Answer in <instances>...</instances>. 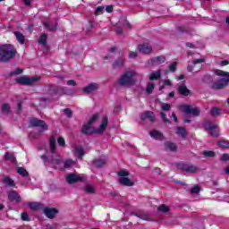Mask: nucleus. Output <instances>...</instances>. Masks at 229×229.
Segmentation results:
<instances>
[{
	"label": "nucleus",
	"mask_w": 229,
	"mask_h": 229,
	"mask_svg": "<svg viewBox=\"0 0 229 229\" xmlns=\"http://www.w3.org/2000/svg\"><path fill=\"white\" fill-rule=\"evenodd\" d=\"M49 146L50 155H48V157L43 155L41 156V158L46 165H51V167H58V165L62 164V159L60 158L58 152H56V138H55V136L50 137Z\"/></svg>",
	"instance_id": "1"
},
{
	"label": "nucleus",
	"mask_w": 229,
	"mask_h": 229,
	"mask_svg": "<svg viewBox=\"0 0 229 229\" xmlns=\"http://www.w3.org/2000/svg\"><path fill=\"white\" fill-rule=\"evenodd\" d=\"M137 76L139 74L135 71H126L120 76L117 83L120 87H132L137 83Z\"/></svg>",
	"instance_id": "2"
},
{
	"label": "nucleus",
	"mask_w": 229,
	"mask_h": 229,
	"mask_svg": "<svg viewBox=\"0 0 229 229\" xmlns=\"http://www.w3.org/2000/svg\"><path fill=\"white\" fill-rule=\"evenodd\" d=\"M215 74L217 76H223L224 78L215 81L211 85V89L213 90H221L229 85V72L221 71V70H215Z\"/></svg>",
	"instance_id": "3"
},
{
	"label": "nucleus",
	"mask_w": 229,
	"mask_h": 229,
	"mask_svg": "<svg viewBox=\"0 0 229 229\" xmlns=\"http://www.w3.org/2000/svg\"><path fill=\"white\" fill-rule=\"evenodd\" d=\"M17 55V49L12 45L0 47V62H10Z\"/></svg>",
	"instance_id": "4"
},
{
	"label": "nucleus",
	"mask_w": 229,
	"mask_h": 229,
	"mask_svg": "<svg viewBox=\"0 0 229 229\" xmlns=\"http://www.w3.org/2000/svg\"><path fill=\"white\" fill-rule=\"evenodd\" d=\"M30 124L32 126V128H41L42 130L40 131H46L48 128L44 120H38L37 118L31 119L30 121Z\"/></svg>",
	"instance_id": "5"
},
{
	"label": "nucleus",
	"mask_w": 229,
	"mask_h": 229,
	"mask_svg": "<svg viewBox=\"0 0 229 229\" xmlns=\"http://www.w3.org/2000/svg\"><path fill=\"white\" fill-rule=\"evenodd\" d=\"M204 127L206 128V130L211 131L210 133L212 137H219V127L216 124H212L210 121H207L204 123Z\"/></svg>",
	"instance_id": "6"
},
{
	"label": "nucleus",
	"mask_w": 229,
	"mask_h": 229,
	"mask_svg": "<svg viewBox=\"0 0 229 229\" xmlns=\"http://www.w3.org/2000/svg\"><path fill=\"white\" fill-rule=\"evenodd\" d=\"M182 109L184 114H189L194 117H198V115H199V108L198 107H192V106L184 105L182 106Z\"/></svg>",
	"instance_id": "7"
},
{
	"label": "nucleus",
	"mask_w": 229,
	"mask_h": 229,
	"mask_svg": "<svg viewBox=\"0 0 229 229\" xmlns=\"http://www.w3.org/2000/svg\"><path fill=\"white\" fill-rule=\"evenodd\" d=\"M40 78L38 77H32V78H28V77H21L16 80L17 83H20V85H33V83H37Z\"/></svg>",
	"instance_id": "8"
},
{
	"label": "nucleus",
	"mask_w": 229,
	"mask_h": 229,
	"mask_svg": "<svg viewBox=\"0 0 229 229\" xmlns=\"http://www.w3.org/2000/svg\"><path fill=\"white\" fill-rule=\"evenodd\" d=\"M108 126V116H104L102 118V123L98 129H94V133H97L98 135H103L105 131H106V127Z\"/></svg>",
	"instance_id": "9"
},
{
	"label": "nucleus",
	"mask_w": 229,
	"mask_h": 229,
	"mask_svg": "<svg viewBox=\"0 0 229 229\" xmlns=\"http://www.w3.org/2000/svg\"><path fill=\"white\" fill-rule=\"evenodd\" d=\"M138 51L143 55H150V53H153V47L149 43H143L138 46Z\"/></svg>",
	"instance_id": "10"
},
{
	"label": "nucleus",
	"mask_w": 229,
	"mask_h": 229,
	"mask_svg": "<svg viewBox=\"0 0 229 229\" xmlns=\"http://www.w3.org/2000/svg\"><path fill=\"white\" fill-rule=\"evenodd\" d=\"M98 89H99V84L93 82L84 87L82 92H84V94H92V92H96Z\"/></svg>",
	"instance_id": "11"
},
{
	"label": "nucleus",
	"mask_w": 229,
	"mask_h": 229,
	"mask_svg": "<svg viewBox=\"0 0 229 229\" xmlns=\"http://www.w3.org/2000/svg\"><path fill=\"white\" fill-rule=\"evenodd\" d=\"M43 213L48 219H55V216L58 214V210L55 208H45Z\"/></svg>",
	"instance_id": "12"
},
{
	"label": "nucleus",
	"mask_w": 229,
	"mask_h": 229,
	"mask_svg": "<svg viewBox=\"0 0 229 229\" xmlns=\"http://www.w3.org/2000/svg\"><path fill=\"white\" fill-rule=\"evenodd\" d=\"M141 121H150L155 123V113L151 111H146L141 114Z\"/></svg>",
	"instance_id": "13"
},
{
	"label": "nucleus",
	"mask_w": 229,
	"mask_h": 229,
	"mask_svg": "<svg viewBox=\"0 0 229 229\" xmlns=\"http://www.w3.org/2000/svg\"><path fill=\"white\" fill-rule=\"evenodd\" d=\"M83 180V177L78 176L74 174H69L66 176V182L69 183H78V182H81Z\"/></svg>",
	"instance_id": "14"
},
{
	"label": "nucleus",
	"mask_w": 229,
	"mask_h": 229,
	"mask_svg": "<svg viewBox=\"0 0 229 229\" xmlns=\"http://www.w3.org/2000/svg\"><path fill=\"white\" fill-rule=\"evenodd\" d=\"M118 182L120 185H123L124 187H133L135 185V182L128 177H120Z\"/></svg>",
	"instance_id": "15"
},
{
	"label": "nucleus",
	"mask_w": 229,
	"mask_h": 229,
	"mask_svg": "<svg viewBox=\"0 0 229 229\" xmlns=\"http://www.w3.org/2000/svg\"><path fill=\"white\" fill-rule=\"evenodd\" d=\"M8 199L15 203H21V195H19L16 191H11L8 195Z\"/></svg>",
	"instance_id": "16"
},
{
	"label": "nucleus",
	"mask_w": 229,
	"mask_h": 229,
	"mask_svg": "<svg viewBox=\"0 0 229 229\" xmlns=\"http://www.w3.org/2000/svg\"><path fill=\"white\" fill-rule=\"evenodd\" d=\"M177 92L181 96H190L191 95V89H187V86L185 84H181L177 88Z\"/></svg>",
	"instance_id": "17"
},
{
	"label": "nucleus",
	"mask_w": 229,
	"mask_h": 229,
	"mask_svg": "<svg viewBox=\"0 0 229 229\" xmlns=\"http://www.w3.org/2000/svg\"><path fill=\"white\" fill-rule=\"evenodd\" d=\"M81 131L83 133V135H92V133H94V131H92V124L89 123L84 124L81 127Z\"/></svg>",
	"instance_id": "18"
},
{
	"label": "nucleus",
	"mask_w": 229,
	"mask_h": 229,
	"mask_svg": "<svg viewBox=\"0 0 229 229\" xmlns=\"http://www.w3.org/2000/svg\"><path fill=\"white\" fill-rule=\"evenodd\" d=\"M149 135L150 137H152V139H155L156 140H164V134L157 130L151 131L149 132Z\"/></svg>",
	"instance_id": "19"
},
{
	"label": "nucleus",
	"mask_w": 229,
	"mask_h": 229,
	"mask_svg": "<svg viewBox=\"0 0 229 229\" xmlns=\"http://www.w3.org/2000/svg\"><path fill=\"white\" fill-rule=\"evenodd\" d=\"M13 35L16 37V40H18L19 44H26V36L19 31H14Z\"/></svg>",
	"instance_id": "20"
},
{
	"label": "nucleus",
	"mask_w": 229,
	"mask_h": 229,
	"mask_svg": "<svg viewBox=\"0 0 229 229\" xmlns=\"http://www.w3.org/2000/svg\"><path fill=\"white\" fill-rule=\"evenodd\" d=\"M183 171H185L186 173H198V166L193 165H184L182 166Z\"/></svg>",
	"instance_id": "21"
},
{
	"label": "nucleus",
	"mask_w": 229,
	"mask_h": 229,
	"mask_svg": "<svg viewBox=\"0 0 229 229\" xmlns=\"http://www.w3.org/2000/svg\"><path fill=\"white\" fill-rule=\"evenodd\" d=\"M161 76H162V71L157 70L150 73L148 80H150V81H154L155 80H160Z\"/></svg>",
	"instance_id": "22"
},
{
	"label": "nucleus",
	"mask_w": 229,
	"mask_h": 229,
	"mask_svg": "<svg viewBox=\"0 0 229 229\" xmlns=\"http://www.w3.org/2000/svg\"><path fill=\"white\" fill-rule=\"evenodd\" d=\"M209 114L211 117H219V115H222L223 110L219 107H213L211 108Z\"/></svg>",
	"instance_id": "23"
},
{
	"label": "nucleus",
	"mask_w": 229,
	"mask_h": 229,
	"mask_svg": "<svg viewBox=\"0 0 229 229\" xmlns=\"http://www.w3.org/2000/svg\"><path fill=\"white\" fill-rule=\"evenodd\" d=\"M29 207L31 210H42V208H44V204L40 202H30Z\"/></svg>",
	"instance_id": "24"
},
{
	"label": "nucleus",
	"mask_w": 229,
	"mask_h": 229,
	"mask_svg": "<svg viewBox=\"0 0 229 229\" xmlns=\"http://www.w3.org/2000/svg\"><path fill=\"white\" fill-rule=\"evenodd\" d=\"M165 149H166V151H176L178 146L171 141H167L165 143Z\"/></svg>",
	"instance_id": "25"
},
{
	"label": "nucleus",
	"mask_w": 229,
	"mask_h": 229,
	"mask_svg": "<svg viewBox=\"0 0 229 229\" xmlns=\"http://www.w3.org/2000/svg\"><path fill=\"white\" fill-rule=\"evenodd\" d=\"M3 183H4V185L7 187H15V181L8 176H4Z\"/></svg>",
	"instance_id": "26"
},
{
	"label": "nucleus",
	"mask_w": 229,
	"mask_h": 229,
	"mask_svg": "<svg viewBox=\"0 0 229 229\" xmlns=\"http://www.w3.org/2000/svg\"><path fill=\"white\" fill-rule=\"evenodd\" d=\"M92 164L95 167H103L104 165H106V160L101 158L94 159L92 161Z\"/></svg>",
	"instance_id": "27"
},
{
	"label": "nucleus",
	"mask_w": 229,
	"mask_h": 229,
	"mask_svg": "<svg viewBox=\"0 0 229 229\" xmlns=\"http://www.w3.org/2000/svg\"><path fill=\"white\" fill-rule=\"evenodd\" d=\"M165 62V56L159 55L154 59H152L153 65H160L161 64H164Z\"/></svg>",
	"instance_id": "28"
},
{
	"label": "nucleus",
	"mask_w": 229,
	"mask_h": 229,
	"mask_svg": "<svg viewBox=\"0 0 229 229\" xmlns=\"http://www.w3.org/2000/svg\"><path fill=\"white\" fill-rule=\"evenodd\" d=\"M45 28H47L49 31H56V28L58 27V23H49V21H46L44 23Z\"/></svg>",
	"instance_id": "29"
},
{
	"label": "nucleus",
	"mask_w": 229,
	"mask_h": 229,
	"mask_svg": "<svg viewBox=\"0 0 229 229\" xmlns=\"http://www.w3.org/2000/svg\"><path fill=\"white\" fill-rule=\"evenodd\" d=\"M73 165H76V162H74L72 159H66L64 161V169H71V167H73Z\"/></svg>",
	"instance_id": "30"
},
{
	"label": "nucleus",
	"mask_w": 229,
	"mask_h": 229,
	"mask_svg": "<svg viewBox=\"0 0 229 229\" xmlns=\"http://www.w3.org/2000/svg\"><path fill=\"white\" fill-rule=\"evenodd\" d=\"M124 66V58L120 57L118 58L114 64V69H117V67H123Z\"/></svg>",
	"instance_id": "31"
},
{
	"label": "nucleus",
	"mask_w": 229,
	"mask_h": 229,
	"mask_svg": "<svg viewBox=\"0 0 229 229\" xmlns=\"http://www.w3.org/2000/svg\"><path fill=\"white\" fill-rule=\"evenodd\" d=\"M10 110H11L10 104L4 103L2 105V114H4V115H8V114H10Z\"/></svg>",
	"instance_id": "32"
},
{
	"label": "nucleus",
	"mask_w": 229,
	"mask_h": 229,
	"mask_svg": "<svg viewBox=\"0 0 229 229\" xmlns=\"http://www.w3.org/2000/svg\"><path fill=\"white\" fill-rule=\"evenodd\" d=\"M84 191L87 193V194H96V188H94L92 185L90 184H87L85 187H84Z\"/></svg>",
	"instance_id": "33"
},
{
	"label": "nucleus",
	"mask_w": 229,
	"mask_h": 229,
	"mask_svg": "<svg viewBox=\"0 0 229 229\" xmlns=\"http://www.w3.org/2000/svg\"><path fill=\"white\" fill-rule=\"evenodd\" d=\"M17 173L18 174H21V176H23L24 178H28V176H30V174L27 172V170L24 167H18Z\"/></svg>",
	"instance_id": "34"
},
{
	"label": "nucleus",
	"mask_w": 229,
	"mask_h": 229,
	"mask_svg": "<svg viewBox=\"0 0 229 229\" xmlns=\"http://www.w3.org/2000/svg\"><path fill=\"white\" fill-rule=\"evenodd\" d=\"M38 44H41L44 47H46L47 44V35L42 34L38 39Z\"/></svg>",
	"instance_id": "35"
},
{
	"label": "nucleus",
	"mask_w": 229,
	"mask_h": 229,
	"mask_svg": "<svg viewBox=\"0 0 229 229\" xmlns=\"http://www.w3.org/2000/svg\"><path fill=\"white\" fill-rule=\"evenodd\" d=\"M176 133H177V135H179V137H182V139H185V135H186L185 128L177 127L176 128Z\"/></svg>",
	"instance_id": "36"
},
{
	"label": "nucleus",
	"mask_w": 229,
	"mask_h": 229,
	"mask_svg": "<svg viewBox=\"0 0 229 229\" xmlns=\"http://www.w3.org/2000/svg\"><path fill=\"white\" fill-rule=\"evenodd\" d=\"M202 155H204V157H207L209 158H214V157H216V152H214L212 150H205V151H203Z\"/></svg>",
	"instance_id": "37"
},
{
	"label": "nucleus",
	"mask_w": 229,
	"mask_h": 229,
	"mask_svg": "<svg viewBox=\"0 0 229 229\" xmlns=\"http://www.w3.org/2000/svg\"><path fill=\"white\" fill-rule=\"evenodd\" d=\"M117 174L120 178H126V176H130V172L128 170H120Z\"/></svg>",
	"instance_id": "38"
},
{
	"label": "nucleus",
	"mask_w": 229,
	"mask_h": 229,
	"mask_svg": "<svg viewBox=\"0 0 229 229\" xmlns=\"http://www.w3.org/2000/svg\"><path fill=\"white\" fill-rule=\"evenodd\" d=\"M75 152L79 155V158H82L83 155H85V150L81 147H77L75 148Z\"/></svg>",
	"instance_id": "39"
},
{
	"label": "nucleus",
	"mask_w": 229,
	"mask_h": 229,
	"mask_svg": "<svg viewBox=\"0 0 229 229\" xmlns=\"http://www.w3.org/2000/svg\"><path fill=\"white\" fill-rule=\"evenodd\" d=\"M4 160H11L12 162L15 161V156L13 154L6 152L4 154Z\"/></svg>",
	"instance_id": "40"
},
{
	"label": "nucleus",
	"mask_w": 229,
	"mask_h": 229,
	"mask_svg": "<svg viewBox=\"0 0 229 229\" xmlns=\"http://www.w3.org/2000/svg\"><path fill=\"white\" fill-rule=\"evenodd\" d=\"M153 90H155V84L148 83L146 89L147 94H153Z\"/></svg>",
	"instance_id": "41"
},
{
	"label": "nucleus",
	"mask_w": 229,
	"mask_h": 229,
	"mask_svg": "<svg viewBox=\"0 0 229 229\" xmlns=\"http://www.w3.org/2000/svg\"><path fill=\"white\" fill-rule=\"evenodd\" d=\"M157 210L159 212L167 213L169 212V207H167L165 204H163L157 208Z\"/></svg>",
	"instance_id": "42"
},
{
	"label": "nucleus",
	"mask_w": 229,
	"mask_h": 229,
	"mask_svg": "<svg viewBox=\"0 0 229 229\" xmlns=\"http://www.w3.org/2000/svg\"><path fill=\"white\" fill-rule=\"evenodd\" d=\"M217 144L220 146V148H229V141H227V140H220V141H218Z\"/></svg>",
	"instance_id": "43"
},
{
	"label": "nucleus",
	"mask_w": 229,
	"mask_h": 229,
	"mask_svg": "<svg viewBox=\"0 0 229 229\" xmlns=\"http://www.w3.org/2000/svg\"><path fill=\"white\" fill-rule=\"evenodd\" d=\"M57 94H58L59 96H65V95H67V88H65V87L59 88V89H57Z\"/></svg>",
	"instance_id": "44"
},
{
	"label": "nucleus",
	"mask_w": 229,
	"mask_h": 229,
	"mask_svg": "<svg viewBox=\"0 0 229 229\" xmlns=\"http://www.w3.org/2000/svg\"><path fill=\"white\" fill-rule=\"evenodd\" d=\"M99 118V114H95L92 115V117L89 119V121L88 122L89 124H92L93 123H96V121H98V119Z\"/></svg>",
	"instance_id": "45"
},
{
	"label": "nucleus",
	"mask_w": 229,
	"mask_h": 229,
	"mask_svg": "<svg viewBox=\"0 0 229 229\" xmlns=\"http://www.w3.org/2000/svg\"><path fill=\"white\" fill-rule=\"evenodd\" d=\"M161 119H162L163 123H165L166 124H171V121L169 119H167L165 113H164V112L161 113Z\"/></svg>",
	"instance_id": "46"
},
{
	"label": "nucleus",
	"mask_w": 229,
	"mask_h": 229,
	"mask_svg": "<svg viewBox=\"0 0 229 229\" xmlns=\"http://www.w3.org/2000/svg\"><path fill=\"white\" fill-rule=\"evenodd\" d=\"M64 114L66 115V117H72V110H71V108L64 109Z\"/></svg>",
	"instance_id": "47"
},
{
	"label": "nucleus",
	"mask_w": 229,
	"mask_h": 229,
	"mask_svg": "<svg viewBox=\"0 0 229 229\" xmlns=\"http://www.w3.org/2000/svg\"><path fill=\"white\" fill-rule=\"evenodd\" d=\"M199 191H200L199 186L197 185L190 190V193L191 194H198L199 192Z\"/></svg>",
	"instance_id": "48"
},
{
	"label": "nucleus",
	"mask_w": 229,
	"mask_h": 229,
	"mask_svg": "<svg viewBox=\"0 0 229 229\" xmlns=\"http://www.w3.org/2000/svg\"><path fill=\"white\" fill-rule=\"evenodd\" d=\"M161 110H164L165 112H169V110H171V105H169V104H163L161 106Z\"/></svg>",
	"instance_id": "49"
},
{
	"label": "nucleus",
	"mask_w": 229,
	"mask_h": 229,
	"mask_svg": "<svg viewBox=\"0 0 229 229\" xmlns=\"http://www.w3.org/2000/svg\"><path fill=\"white\" fill-rule=\"evenodd\" d=\"M178 65V63L174 62L170 67H169V71H171V72H174L176 71V66Z\"/></svg>",
	"instance_id": "50"
},
{
	"label": "nucleus",
	"mask_w": 229,
	"mask_h": 229,
	"mask_svg": "<svg viewBox=\"0 0 229 229\" xmlns=\"http://www.w3.org/2000/svg\"><path fill=\"white\" fill-rule=\"evenodd\" d=\"M220 160L222 162H228L229 160V155L228 154H223L220 157Z\"/></svg>",
	"instance_id": "51"
},
{
	"label": "nucleus",
	"mask_w": 229,
	"mask_h": 229,
	"mask_svg": "<svg viewBox=\"0 0 229 229\" xmlns=\"http://www.w3.org/2000/svg\"><path fill=\"white\" fill-rule=\"evenodd\" d=\"M57 144L59 146H65V140L62 137L58 138L57 139Z\"/></svg>",
	"instance_id": "52"
},
{
	"label": "nucleus",
	"mask_w": 229,
	"mask_h": 229,
	"mask_svg": "<svg viewBox=\"0 0 229 229\" xmlns=\"http://www.w3.org/2000/svg\"><path fill=\"white\" fill-rule=\"evenodd\" d=\"M139 217L140 219H143V221H149V216L143 214V215H140Z\"/></svg>",
	"instance_id": "53"
},
{
	"label": "nucleus",
	"mask_w": 229,
	"mask_h": 229,
	"mask_svg": "<svg viewBox=\"0 0 229 229\" xmlns=\"http://www.w3.org/2000/svg\"><path fill=\"white\" fill-rule=\"evenodd\" d=\"M67 85H69L71 87H76L77 83H76V81H74V80H69L67 81Z\"/></svg>",
	"instance_id": "54"
},
{
	"label": "nucleus",
	"mask_w": 229,
	"mask_h": 229,
	"mask_svg": "<svg viewBox=\"0 0 229 229\" xmlns=\"http://www.w3.org/2000/svg\"><path fill=\"white\" fill-rule=\"evenodd\" d=\"M106 11L107 12V13H112L114 12V6L113 5H107L106 7Z\"/></svg>",
	"instance_id": "55"
},
{
	"label": "nucleus",
	"mask_w": 229,
	"mask_h": 229,
	"mask_svg": "<svg viewBox=\"0 0 229 229\" xmlns=\"http://www.w3.org/2000/svg\"><path fill=\"white\" fill-rule=\"evenodd\" d=\"M203 62H205V60L203 59H195L193 60V65H197V64H203Z\"/></svg>",
	"instance_id": "56"
},
{
	"label": "nucleus",
	"mask_w": 229,
	"mask_h": 229,
	"mask_svg": "<svg viewBox=\"0 0 229 229\" xmlns=\"http://www.w3.org/2000/svg\"><path fill=\"white\" fill-rule=\"evenodd\" d=\"M22 221H29L28 213H21Z\"/></svg>",
	"instance_id": "57"
},
{
	"label": "nucleus",
	"mask_w": 229,
	"mask_h": 229,
	"mask_svg": "<svg viewBox=\"0 0 229 229\" xmlns=\"http://www.w3.org/2000/svg\"><path fill=\"white\" fill-rule=\"evenodd\" d=\"M105 11V7L104 6H98V7H97V9H96V12L98 13H101V12H104Z\"/></svg>",
	"instance_id": "58"
},
{
	"label": "nucleus",
	"mask_w": 229,
	"mask_h": 229,
	"mask_svg": "<svg viewBox=\"0 0 229 229\" xmlns=\"http://www.w3.org/2000/svg\"><path fill=\"white\" fill-rule=\"evenodd\" d=\"M129 58H137V52H131L129 54Z\"/></svg>",
	"instance_id": "59"
},
{
	"label": "nucleus",
	"mask_w": 229,
	"mask_h": 229,
	"mask_svg": "<svg viewBox=\"0 0 229 229\" xmlns=\"http://www.w3.org/2000/svg\"><path fill=\"white\" fill-rule=\"evenodd\" d=\"M17 108H18V113H21V111L22 110V102L21 101H20L18 103Z\"/></svg>",
	"instance_id": "60"
},
{
	"label": "nucleus",
	"mask_w": 229,
	"mask_h": 229,
	"mask_svg": "<svg viewBox=\"0 0 229 229\" xmlns=\"http://www.w3.org/2000/svg\"><path fill=\"white\" fill-rule=\"evenodd\" d=\"M186 47H190L191 49H194V44L191 43V42H187L186 43Z\"/></svg>",
	"instance_id": "61"
},
{
	"label": "nucleus",
	"mask_w": 229,
	"mask_h": 229,
	"mask_svg": "<svg viewBox=\"0 0 229 229\" xmlns=\"http://www.w3.org/2000/svg\"><path fill=\"white\" fill-rule=\"evenodd\" d=\"M22 73V70H21V68H17L15 72H13V74H21Z\"/></svg>",
	"instance_id": "62"
},
{
	"label": "nucleus",
	"mask_w": 229,
	"mask_h": 229,
	"mask_svg": "<svg viewBox=\"0 0 229 229\" xmlns=\"http://www.w3.org/2000/svg\"><path fill=\"white\" fill-rule=\"evenodd\" d=\"M164 85H167L168 87H171L172 82H171V81H169V80H165V81H164Z\"/></svg>",
	"instance_id": "63"
},
{
	"label": "nucleus",
	"mask_w": 229,
	"mask_h": 229,
	"mask_svg": "<svg viewBox=\"0 0 229 229\" xmlns=\"http://www.w3.org/2000/svg\"><path fill=\"white\" fill-rule=\"evenodd\" d=\"M224 171H225V174H228V176H229V165L226 166V167L224 169Z\"/></svg>",
	"instance_id": "64"
}]
</instances>
